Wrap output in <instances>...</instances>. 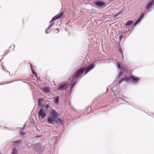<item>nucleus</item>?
<instances>
[{"label": "nucleus", "mask_w": 154, "mask_h": 154, "mask_svg": "<svg viewBox=\"0 0 154 154\" xmlns=\"http://www.w3.org/2000/svg\"><path fill=\"white\" fill-rule=\"evenodd\" d=\"M85 70V68H80L77 70L75 72L72 78H70L69 80L71 81L70 83L68 84V86L70 85L71 86L70 92L73 88L75 84L77 82L78 78L81 76L83 74V72Z\"/></svg>", "instance_id": "obj_1"}, {"label": "nucleus", "mask_w": 154, "mask_h": 154, "mask_svg": "<svg viewBox=\"0 0 154 154\" xmlns=\"http://www.w3.org/2000/svg\"><path fill=\"white\" fill-rule=\"evenodd\" d=\"M58 115L55 112V110H53L52 112L51 116L48 118L47 122L48 124H53L54 122L56 123H61L62 120L61 119L58 118L57 116Z\"/></svg>", "instance_id": "obj_2"}, {"label": "nucleus", "mask_w": 154, "mask_h": 154, "mask_svg": "<svg viewBox=\"0 0 154 154\" xmlns=\"http://www.w3.org/2000/svg\"><path fill=\"white\" fill-rule=\"evenodd\" d=\"M67 82H63L60 83L58 87V90L60 91H63L67 88Z\"/></svg>", "instance_id": "obj_3"}, {"label": "nucleus", "mask_w": 154, "mask_h": 154, "mask_svg": "<svg viewBox=\"0 0 154 154\" xmlns=\"http://www.w3.org/2000/svg\"><path fill=\"white\" fill-rule=\"evenodd\" d=\"M38 116L39 118L44 119L46 116V112L44 111L43 108L40 109L38 112Z\"/></svg>", "instance_id": "obj_4"}, {"label": "nucleus", "mask_w": 154, "mask_h": 154, "mask_svg": "<svg viewBox=\"0 0 154 154\" xmlns=\"http://www.w3.org/2000/svg\"><path fill=\"white\" fill-rule=\"evenodd\" d=\"M154 2H148L145 5V8L146 9H148L152 8V6L154 5Z\"/></svg>", "instance_id": "obj_5"}, {"label": "nucleus", "mask_w": 154, "mask_h": 154, "mask_svg": "<svg viewBox=\"0 0 154 154\" xmlns=\"http://www.w3.org/2000/svg\"><path fill=\"white\" fill-rule=\"evenodd\" d=\"M63 13L62 12L59 13L58 14L55 16L54 17L52 18L51 21H54L56 19L60 18L61 16H63Z\"/></svg>", "instance_id": "obj_6"}, {"label": "nucleus", "mask_w": 154, "mask_h": 154, "mask_svg": "<svg viewBox=\"0 0 154 154\" xmlns=\"http://www.w3.org/2000/svg\"><path fill=\"white\" fill-rule=\"evenodd\" d=\"M128 78H130L129 80H131L133 83L136 82L139 79V78L136 77H134L133 75H131V76L128 77Z\"/></svg>", "instance_id": "obj_7"}, {"label": "nucleus", "mask_w": 154, "mask_h": 154, "mask_svg": "<svg viewBox=\"0 0 154 154\" xmlns=\"http://www.w3.org/2000/svg\"><path fill=\"white\" fill-rule=\"evenodd\" d=\"M130 78L127 77L125 76L124 78L122 79L119 82L118 84L120 85L122 82L124 81L128 82V80H129Z\"/></svg>", "instance_id": "obj_8"}, {"label": "nucleus", "mask_w": 154, "mask_h": 154, "mask_svg": "<svg viewBox=\"0 0 154 154\" xmlns=\"http://www.w3.org/2000/svg\"><path fill=\"white\" fill-rule=\"evenodd\" d=\"M94 68V65H91L89 66H87V69H85V74H86L88 72Z\"/></svg>", "instance_id": "obj_9"}, {"label": "nucleus", "mask_w": 154, "mask_h": 154, "mask_svg": "<svg viewBox=\"0 0 154 154\" xmlns=\"http://www.w3.org/2000/svg\"><path fill=\"white\" fill-rule=\"evenodd\" d=\"M95 5L99 7H101L104 6L105 5V4L103 2H97L96 3Z\"/></svg>", "instance_id": "obj_10"}, {"label": "nucleus", "mask_w": 154, "mask_h": 154, "mask_svg": "<svg viewBox=\"0 0 154 154\" xmlns=\"http://www.w3.org/2000/svg\"><path fill=\"white\" fill-rule=\"evenodd\" d=\"M43 91L45 93H48L50 91L49 88L47 87H43L42 89Z\"/></svg>", "instance_id": "obj_11"}, {"label": "nucleus", "mask_w": 154, "mask_h": 154, "mask_svg": "<svg viewBox=\"0 0 154 154\" xmlns=\"http://www.w3.org/2000/svg\"><path fill=\"white\" fill-rule=\"evenodd\" d=\"M53 24L52 23H51L50 25V26L46 29L45 31V32L46 33H48L51 31L50 29L51 28V27L52 26Z\"/></svg>", "instance_id": "obj_12"}, {"label": "nucleus", "mask_w": 154, "mask_h": 154, "mask_svg": "<svg viewBox=\"0 0 154 154\" xmlns=\"http://www.w3.org/2000/svg\"><path fill=\"white\" fill-rule=\"evenodd\" d=\"M133 23L132 20H129L124 25L125 26H129L130 25H131Z\"/></svg>", "instance_id": "obj_13"}, {"label": "nucleus", "mask_w": 154, "mask_h": 154, "mask_svg": "<svg viewBox=\"0 0 154 154\" xmlns=\"http://www.w3.org/2000/svg\"><path fill=\"white\" fill-rule=\"evenodd\" d=\"M49 109V105L48 104L44 106V111H45L46 113L47 112H48V111Z\"/></svg>", "instance_id": "obj_14"}, {"label": "nucleus", "mask_w": 154, "mask_h": 154, "mask_svg": "<svg viewBox=\"0 0 154 154\" xmlns=\"http://www.w3.org/2000/svg\"><path fill=\"white\" fill-rule=\"evenodd\" d=\"M17 150L15 148H14L12 149V151L11 152V154H17Z\"/></svg>", "instance_id": "obj_15"}, {"label": "nucleus", "mask_w": 154, "mask_h": 154, "mask_svg": "<svg viewBox=\"0 0 154 154\" xmlns=\"http://www.w3.org/2000/svg\"><path fill=\"white\" fill-rule=\"evenodd\" d=\"M69 16L71 17H73L75 15L74 12L72 11H70L69 12Z\"/></svg>", "instance_id": "obj_16"}, {"label": "nucleus", "mask_w": 154, "mask_h": 154, "mask_svg": "<svg viewBox=\"0 0 154 154\" xmlns=\"http://www.w3.org/2000/svg\"><path fill=\"white\" fill-rule=\"evenodd\" d=\"M43 100V98H39L38 100V105H40L42 103V100Z\"/></svg>", "instance_id": "obj_17"}, {"label": "nucleus", "mask_w": 154, "mask_h": 154, "mask_svg": "<svg viewBox=\"0 0 154 154\" xmlns=\"http://www.w3.org/2000/svg\"><path fill=\"white\" fill-rule=\"evenodd\" d=\"M141 20V19L140 18L137 20L136 22L133 24V25H135L137 24V23L140 22Z\"/></svg>", "instance_id": "obj_18"}, {"label": "nucleus", "mask_w": 154, "mask_h": 154, "mask_svg": "<svg viewBox=\"0 0 154 154\" xmlns=\"http://www.w3.org/2000/svg\"><path fill=\"white\" fill-rule=\"evenodd\" d=\"M59 100V97H56L55 99V103L56 104H57L58 103Z\"/></svg>", "instance_id": "obj_19"}, {"label": "nucleus", "mask_w": 154, "mask_h": 154, "mask_svg": "<svg viewBox=\"0 0 154 154\" xmlns=\"http://www.w3.org/2000/svg\"><path fill=\"white\" fill-rule=\"evenodd\" d=\"M31 69L32 70V73L34 74H35V75H37V74L34 71H33V69H32V67L31 66Z\"/></svg>", "instance_id": "obj_20"}, {"label": "nucleus", "mask_w": 154, "mask_h": 154, "mask_svg": "<svg viewBox=\"0 0 154 154\" xmlns=\"http://www.w3.org/2000/svg\"><path fill=\"white\" fill-rule=\"evenodd\" d=\"M21 140H19V141H14V142H13V143H14V144H17L19 143V142Z\"/></svg>", "instance_id": "obj_21"}, {"label": "nucleus", "mask_w": 154, "mask_h": 154, "mask_svg": "<svg viewBox=\"0 0 154 154\" xmlns=\"http://www.w3.org/2000/svg\"><path fill=\"white\" fill-rule=\"evenodd\" d=\"M123 12V11L122 10H121L119 11L117 13L119 15L122 13Z\"/></svg>", "instance_id": "obj_22"}, {"label": "nucleus", "mask_w": 154, "mask_h": 154, "mask_svg": "<svg viewBox=\"0 0 154 154\" xmlns=\"http://www.w3.org/2000/svg\"><path fill=\"white\" fill-rule=\"evenodd\" d=\"M123 37V35H121L119 37V39L120 41L121 40V39H122V38Z\"/></svg>", "instance_id": "obj_23"}, {"label": "nucleus", "mask_w": 154, "mask_h": 154, "mask_svg": "<svg viewBox=\"0 0 154 154\" xmlns=\"http://www.w3.org/2000/svg\"><path fill=\"white\" fill-rule=\"evenodd\" d=\"M144 13L142 14L140 16V19H142V18H143V16H144Z\"/></svg>", "instance_id": "obj_24"}, {"label": "nucleus", "mask_w": 154, "mask_h": 154, "mask_svg": "<svg viewBox=\"0 0 154 154\" xmlns=\"http://www.w3.org/2000/svg\"><path fill=\"white\" fill-rule=\"evenodd\" d=\"M19 133H20V135H23V134H25V133H23V132H19Z\"/></svg>", "instance_id": "obj_25"}, {"label": "nucleus", "mask_w": 154, "mask_h": 154, "mask_svg": "<svg viewBox=\"0 0 154 154\" xmlns=\"http://www.w3.org/2000/svg\"><path fill=\"white\" fill-rule=\"evenodd\" d=\"M118 15H119L118 14V13H117L116 14L114 15L113 17H117Z\"/></svg>", "instance_id": "obj_26"}, {"label": "nucleus", "mask_w": 154, "mask_h": 154, "mask_svg": "<svg viewBox=\"0 0 154 154\" xmlns=\"http://www.w3.org/2000/svg\"><path fill=\"white\" fill-rule=\"evenodd\" d=\"M118 15H119L118 14V13H117L116 14L114 15L113 17H117Z\"/></svg>", "instance_id": "obj_27"}, {"label": "nucleus", "mask_w": 154, "mask_h": 154, "mask_svg": "<svg viewBox=\"0 0 154 154\" xmlns=\"http://www.w3.org/2000/svg\"><path fill=\"white\" fill-rule=\"evenodd\" d=\"M117 66L118 68L119 69L120 68V66L119 64V63H117Z\"/></svg>", "instance_id": "obj_28"}, {"label": "nucleus", "mask_w": 154, "mask_h": 154, "mask_svg": "<svg viewBox=\"0 0 154 154\" xmlns=\"http://www.w3.org/2000/svg\"><path fill=\"white\" fill-rule=\"evenodd\" d=\"M11 47H13L14 48L15 47V45H12Z\"/></svg>", "instance_id": "obj_29"}, {"label": "nucleus", "mask_w": 154, "mask_h": 154, "mask_svg": "<svg viewBox=\"0 0 154 154\" xmlns=\"http://www.w3.org/2000/svg\"><path fill=\"white\" fill-rule=\"evenodd\" d=\"M25 125H24V126H23V128H22V130H23L24 128H25Z\"/></svg>", "instance_id": "obj_30"}, {"label": "nucleus", "mask_w": 154, "mask_h": 154, "mask_svg": "<svg viewBox=\"0 0 154 154\" xmlns=\"http://www.w3.org/2000/svg\"><path fill=\"white\" fill-rule=\"evenodd\" d=\"M2 69H3V70L4 71H5V69H4V67L3 66H2Z\"/></svg>", "instance_id": "obj_31"}, {"label": "nucleus", "mask_w": 154, "mask_h": 154, "mask_svg": "<svg viewBox=\"0 0 154 154\" xmlns=\"http://www.w3.org/2000/svg\"><path fill=\"white\" fill-rule=\"evenodd\" d=\"M119 75H121V72H119Z\"/></svg>", "instance_id": "obj_32"}, {"label": "nucleus", "mask_w": 154, "mask_h": 154, "mask_svg": "<svg viewBox=\"0 0 154 154\" xmlns=\"http://www.w3.org/2000/svg\"><path fill=\"white\" fill-rule=\"evenodd\" d=\"M57 137H54V138H55V139H57Z\"/></svg>", "instance_id": "obj_33"}, {"label": "nucleus", "mask_w": 154, "mask_h": 154, "mask_svg": "<svg viewBox=\"0 0 154 154\" xmlns=\"http://www.w3.org/2000/svg\"><path fill=\"white\" fill-rule=\"evenodd\" d=\"M120 52L121 54H122V52L121 51H120Z\"/></svg>", "instance_id": "obj_34"}, {"label": "nucleus", "mask_w": 154, "mask_h": 154, "mask_svg": "<svg viewBox=\"0 0 154 154\" xmlns=\"http://www.w3.org/2000/svg\"><path fill=\"white\" fill-rule=\"evenodd\" d=\"M152 2H154V0H152Z\"/></svg>", "instance_id": "obj_35"}, {"label": "nucleus", "mask_w": 154, "mask_h": 154, "mask_svg": "<svg viewBox=\"0 0 154 154\" xmlns=\"http://www.w3.org/2000/svg\"><path fill=\"white\" fill-rule=\"evenodd\" d=\"M65 29V30L66 31V28Z\"/></svg>", "instance_id": "obj_36"}]
</instances>
